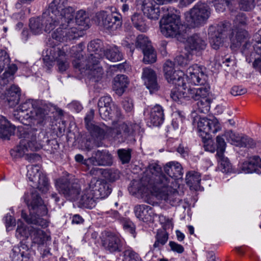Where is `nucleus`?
<instances>
[{"label": "nucleus", "instance_id": "1", "mask_svg": "<svg viewBox=\"0 0 261 261\" xmlns=\"http://www.w3.org/2000/svg\"><path fill=\"white\" fill-rule=\"evenodd\" d=\"M51 106L42 100L29 99L21 103L14 111V118L22 124H27L29 120L44 125L49 120Z\"/></svg>", "mask_w": 261, "mask_h": 261}, {"label": "nucleus", "instance_id": "2", "mask_svg": "<svg viewBox=\"0 0 261 261\" xmlns=\"http://www.w3.org/2000/svg\"><path fill=\"white\" fill-rule=\"evenodd\" d=\"M83 46V44L80 43L71 48L70 53L75 58L72 63L73 65L81 73H85L90 80L96 82L98 75V43L93 40L88 44V50L90 55L86 60L83 59V55L81 53Z\"/></svg>", "mask_w": 261, "mask_h": 261}, {"label": "nucleus", "instance_id": "3", "mask_svg": "<svg viewBox=\"0 0 261 261\" xmlns=\"http://www.w3.org/2000/svg\"><path fill=\"white\" fill-rule=\"evenodd\" d=\"M25 138L20 141L19 145L15 149L11 150L10 154L14 159L25 155L27 160L31 161L38 156L36 153H29V151H36L43 147L45 141H48L47 134L43 129L31 128L28 130Z\"/></svg>", "mask_w": 261, "mask_h": 261}, {"label": "nucleus", "instance_id": "4", "mask_svg": "<svg viewBox=\"0 0 261 261\" xmlns=\"http://www.w3.org/2000/svg\"><path fill=\"white\" fill-rule=\"evenodd\" d=\"M24 201L29 208L30 215L28 216L24 211H22L21 218L28 224L46 226V221L41 217L47 214V210L37 191H32L30 194H25Z\"/></svg>", "mask_w": 261, "mask_h": 261}, {"label": "nucleus", "instance_id": "5", "mask_svg": "<svg viewBox=\"0 0 261 261\" xmlns=\"http://www.w3.org/2000/svg\"><path fill=\"white\" fill-rule=\"evenodd\" d=\"M169 179L162 172L160 166L152 163L148 165L144 172L141 182L144 187L153 191L165 187L169 184Z\"/></svg>", "mask_w": 261, "mask_h": 261}, {"label": "nucleus", "instance_id": "6", "mask_svg": "<svg viewBox=\"0 0 261 261\" xmlns=\"http://www.w3.org/2000/svg\"><path fill=\"white\" fill-rule=\"evenodd\" d=\"M104 125L105 129L99 126V139L110 136L120 142H125L139 128L138 124L129 121L119 122L114 128Z\"/></svg>", "mask_w": 261, "mask_h": 261}, {"label": "nucleus", "instance_id": "7", "mask_svg": "<svg viewBox=\"0 0 261 261\" xmlns=\"http://www.w3.org/2000/svg\"><path fill=\"white\" fill-rule=\"evenodd\" d=\"M74 12L72 13V21L68 26L63 27L68 40L76 39L84 34L83 31L89 28V18L87 12L83 10L76 12L74 19Z\"/></svg>", "mask_w": 261, "mask_h": 261}, {"label": "nucleus", "instance_id": "8", "mask_svg": "<svg viewBox=\"0 0 261 261\" xmlns=\"http://www.w3.org/2000/svg\"><path fill=\"white\" fill-rule=\"evenodd\" d=\"M59 17V16L46 10L42 14L44 31L46 33H50L59 25V27L51 33V37L58 42L67 41L68 40L65 36L66 31L63 26L61 25V19Z\"/></svg>", "mask_w": 261, "mask_h": 261}, {"label": "nucleus", "instance_id": "9", "mask_svg": "<svg viewBox=\"0 0 261 261\" xmlns=\"http://www.w3.org/2000/svg\"><path fill=\"white\" fill-rule=\"evenodd\" d=\"M211 15V9L205 3L198 2L187 14L186 19L192 27H199L206 22Z\"/></svg>", "mask_w": 261, "mask_h": 261}, {"label": "nucleus", "instance_id": "10", "mask_svg": "<svg viewBox=\"0 0 261 261\" xmlns=\"http://www.w3.org/2000/svg\"><path fill=\"white\" fill-rule=\"evenodd\" d=\"M68 0H53L48 5L46 10L53 13L61 18V25L68 26L72 21V13L74 9L68 6Z\"/></svg>", "mask_w": 261, "mask_h": 261}, {"label": "nucleus", "instance_id": "11", "mask_svg": "<svg viewBox=\"0 0 261 261\" xmlns=\"http://www.w3.org/2000/svg\"><path fill=\"white\" fill-rule=\"evenodd\" d=\"M99 22L100 30L110 34L121 26L122 17L119 14L101 11L99 13Z\"/></svg>", "mask_w": 261, "mask_h": 261}, {"label": "nucleus", "instance_id": "12", "mask_svg": "<svg viewBox=\"0 0 261 261\" xmlns=\"http://www.w3.org/2000/svg\"><path fill=\"white\" fill-rule=\"evenodd\" d=\"M230 29L228 22H221L216 26H211L208 29L210 42L212 47L218 49L221 46L225 39L227 38L228 31Z\"/></svg>", "mask_w": 261, "mask_h": 261}, {"label": "nucleus", "instance_id": "13", "mask_svg": "<svg viewBox=\"0 0 261 261\" xmlns=\"http://www.w3.org/2000/svg\"><path fill=\"white\" fill-rule=\"evenodd\" d=\"M197 126L201 138H212L213 135L221 129L220 124L215 117L200 118L198 122Z\"/></svg>", "mask_w": 261, "mask_h": 261}, {"label": "nucleus", "instance_id": "14", "mask_svg": "<svg viewBox=\"0 0 261 261\" xmlns=\"http://www.w3.org/2000/svg\"><path fill=\"white\" fill-rule=\"evenodd\" d=\"M38 165L28 166L27 176L31 181L34 183V186L42 192H46L49 189V184L46 176L40 171Z\"/></svg>", "mask_w": 261, "mask_h": 261}, {"label": "nucleus", "instance_id": "15", "mask_svg": "<svg viewBox=\"0 0 261 261\" xmlns=\"http://www.w3.org/2000/svg\"><path fill=\"white\" fill-rule=\"evenodd\" d=\"M6 68V70L1 77L0 84L6 85L9 80H12V76L17 70V67L14 64H10V58L7 53L0 50V73Z\"/></svg>", "mask_w": 261, "mask_h": 261}, {"label": "nucleus", "instance_id": "16", "mask_svg": "<svg viewBox=\"0 0 261 261\" xmlns=\"http://www.w3.org/2000/svg\"><path fill=\"white\" fill-rule=\"evenodd\" d=\"M101 246L111 253L121 252L123 249V242L116 235L109 231L101 233Z\"/></svg>", "mask_w": 261, "mask_h": 261}, {"label": "nucleus", "instance_id": "17", "mask_svg": "<svg viewBox=\"0 0 261 261\" xmlns=\"http://www.w3.org/2000/svg\"><path fill=\"white\" fill-rule=\"evenodd\" d=\"M57 187L59 192L67 200L70 201L77 200L81 192V186L77 181L73 183L65 181L57 184Z\"/></svg>", "mask_w": 261, "mask_h": 261}, {"label": "nucleus", "instance_id": "18", "mask_svg": "<svg viewBox=\"0 0 261 261\" xmlns=\"http://www.w3.org/2000/svg\"><path fill=\"white\" fill-rule=\"evenodd\" d=\"M47 59L51 62L56 61L61 72L65 71L68 67L65 51L58 46H53L47 49L45 60Z\"/></svg>", "mask_w": 261, "mask_h": 261}, {"label": "nucleus", "instance_id": "19", "mask_svg": "<svg viewBox=\"0 0 261 261\" xmlns=\"http://www.w3.org/2000/svg\"><path fill=\"white\" fill-rule=\"evenodd\" d=\"M206 40L198 34H195L188 38L185 49L193 55L199 56L206 48Z\"/></svg>", "mask_w": 261, "mask_h": 261}, {"label": "nucleus", "instance_id": "20", "mask_svg": "<svg viewBox=\"0 0 261 261\" xmlns=\"http://www.w3.org/2000/svg\"><path fill=\"white\" fill-rule=\"evenodd\" d=\"M174 63L168 60L164 64V71L166 79L169 83L175 86H182L185 84L182 77L184 73L181 71H176L174 69Z\"/></svg>", "mask_w": 261, "mask_h": 261}, {"label": "nucleus", "instance_id": "21", "mask_svg": "<svg viewBox=\"0 0 261 261\" xmlns=\"http://www.w3.org/2000/svg\"><path fill=\"white\" fill-rule=\"evenodd\" d=\"M94 116V110H91L85 117L86 128L93 138L91 141H87L86 143V147L88 150H91L94 146L97 145L96 139L98 138V126L93 120Z\"/></svg>", "mask_w": 261, "mask_h": 261}, {"label": "nucleus", "instance_id": "22", "mask_svg": "<svg viewBox=\"0 0 261 261\" xmlns=\"http://www.w3.org/2000/svg\"><path fill=\"white\" fill-rule=\"evenodd\" d=\"M216 143L217 146V155L219 162L220 163L221 170L224 173L230 172L232 169L231 165L228 158L224 155L226 147V143L224 138L220 136H218L216 138Z\"/></svg>", "mask_w": 261, "mask_h": 261}, {"label": "nucleus", "instance_id": "23", "mask_svg": "<svg viewBox=\"0 0 261 261\" xmlns=\"http://www.w3.org/2000/svg\"><path fill=\"white\" fill-rule=\"evenodd\" d=\"M224 136L228 142L237 146L249 148L254 145V142L252 139L247 136L240 137L231 130L225 132Z\"/></svg>", "mask_w": 261, "mask_h": 261}, {"label": "nucleus", "instance_id": "24", "mask_svg": "<svg viewBox=\"0 0 261 261\" xmlns=\"http://www.w3.org/2000/svg\"><path fill=\"white\" fill-rule=\"evenodd\" d=\"M168 184L165 187H162L159 190L156 189V191H153L156 193V197L158 198L173 205L175 203L179 202L180 200L177 198L178 196V192L175 189L168 187Z\"/></svg>", "mask_w": 261, "mask_h": 261}, {"label": "nucleus", "instance_id": "25", "mask_svg": "<svg viewBox=\"0 0 261 261\" xmlns=\"http://www.w3.org/2000/svg\"><path fill=\"white\" fill-rule=\"evenodd\" d=\"M163 11H167V13L163 14L162 18L160 20V24H166L173 25L175 24L176 27L184 28L181 24L180 19V16L177 11L174 9L169 10L168 7L164 6L161 8Z\"/></svg>", "mask_w": 261, "mask_h": 261}, {"label": "nucleus", "instance_id": "26", "mask_svg": "<svg viewBox=\"0 0 261 261\" xmlns=\"http://www.w3.org/2000/svg\"><path fill=\"white\" fill-rule=\"evenodd\" d=\"M210 86L207 83L197 85V87L188 88V99L199 100L210 94Z\"/></svg>", "mask_w": 261, "mask_h": 261}, {"label": "nucleus", "instance_id": "27", "mask_svg": "<svg viewBox=\"0 0 261 261\" xmlns=\"http://www.w3.org/2000/svg\"><path fill=\"white\" fill-rule=\"evenodd\" d=\"M30 252L28 246L21 242L13 247L11 257L13 261H27L30 257Z\"/></svg>", "mask_w": 261, "mask_h": 261}, {"label": "nucleus", "instance_id": "28", "mask_svg": "<svg viewBox=\"0 0 261 261\" xmlns=\"http://www.w3.org/2000/svg\"><path fill=\"white\" fill-rule=\"evenodd\" d=\"M142 78L151 93L158 89L156 75L153 70L149 68H144Z\"/></svg>", "mask_w": 261, "mask_h": 261}, {"label": "nucleus", "instance_id": "29", "mask_svg": "<svg viewBox=\"0 0 261 261\" xmlns=\"http://www.w3.org/2000/svg\"><path fill=\"white\" fill-rule=\"evenodd\" d=\"M142 10L148 18L158 19L160 16V7L153 0H144Z\"/></svg>", "mask_w": 261, "mask_h": 261}, {"label": "nucleus", "instance_id": "30", "mask_svg": "<svg viewBox=\"0 0 261 261\" xmlns=\"http://www.w3.org/2000/svg\"><path fill=\"white\" fill-rule=\"evenodd\" d=\"M129 81L124 74H117L113 81V89L118 96H121L128 87Z\"/></svg>", "mask_w": 261, "mask_h": 261}, {"label": "nucleus", "instance_id": "31", "mask_svg": "<svg viewBox=\"0 0 261 261\" xmlns=\"http://www.w3.org/2000/svg\"><path fill=\"white\" fill-rule=\"evenodd\" d=\"M99 109V114L102 119L108 120L111 119L113 117L120 118L122 117L121 111L120 108L115 103H112L109 107H101Z\"/></svg>", "mask_w": 261, "mask_h": 261}, {"label": "nucleus", "instance_id": "32", "mask_svg": "<svg viewBox=\"0 0 261 261\" xmlns=\"http://www.w3.org/2000/svg\"><path fill=\"white\" fill-rule=\"evenodd\" d=\"M134 211L136 217L143 221H150L153 218L154 213L150 206L137 205L134 207Z\"/></svg>", "mask_w": 261, "mask_h": 261}, {"label": "nucleus", "instance_id": "33", "mask_svg": "<svg viewBox=\"0 0 261 261\" xmlns=\"http://www.w3.org/2000/svg\"><path fill=\"white\" fill-rule=\"evenodd\" d=\"M248 37V32L242 28L233 29L229 36L232 46L234 47H239L242 42L247 40Z\"/></svg>", "mask_w": 261, "mask_h": 261}, {"label": "nucleus", "instance_id": "34", "mask_svg": "<svg viewBox=\"0 0 261 261\" xmlns=\"http://www.w3.org/2000/svg\"><path fill=\"white\" fill-rule=\"evenodd\" d=\"M258 168H261V159L258 156H253L248 161L244 162L240 167L241 171L245 173L257 172Z\"/></svg>", "mask_w": 261, "mask_h": 261}, {"label": "nucleus", "instance_id": "35", "mask_svg": "<svg viewBox=\"0 0 261 261\" xmlns=\"http://www.w3.org/2000/svg\"><path fill=\"white\" fill-rule=\"evenodd\" d=\"M15 127L4 116H0V137L9 139L14 134Z\"/></svg>", "mask_w": 261, "mask_h": 261}, {"label": "nucleus", "instance_id": "36", "mask_svg": "<svg viewBox=\"0 0 261 261\" xmlns=\"http://www.w3.org/2000/svg\"><path fill=\"white\" fill-rule=\"evenodd\" d=\"M164 171L169 177L174 178H180L183 174L181 165L176 162H170L166 164Z\"/></svg>", "mask_w": 261, "mask_h": 261}, {"label": "nucleus", "instance_id": "37", "mask_svg": "<svg viewBox=\"0 0 261 261\" xmlns=\"http://www.w3.org/2000/svg\"><path fill=\"white\" fill-rule=\"evenodd\" d=\"M99 52V57L105 56L107 59L113 62L120 61L123 58L122 54L116 46L108 49L100 48Z\"/></svg>", "mask_w": 261, "mask_h": 261}, {"label": "nucleus", "instance_id": "38", "mask_svg": "<svg viewBox=\"0 0 261 261\" xmlns=\"http://www.w3.org/2000/svg\"><path fill=\"white\" fill-rule=\"evenodd\" d=\"M201 176L198 172L191 171L186 174V182L191 190L198 191L201 189Z\"/></svg>", "mask_w": 261, "mask_h": 261}, {"label": "nucleus", "instance_id": "39", "mask_svg": "<svg viewBox=\"0 0 261 261\" xmlns=\"http://www.w3.org/2000/svg\"><path fill=\"white\" fill-rule=\"evenodd\" d=\"M6 100L10 107H13L18 103L20 99V90L18 87L13 85L6 93Z\"/></svg>", "mask_w": 261, "mask_h": 261}, {"label": "nucleus", "instance_id": "40", "mask_svg": "<svg viewBox=\"0 0 261 261\" xmlns=\"http://www.w3.org/2000/svg\"><path fill=\"white\" fill-rule=\"evenodd\" d=\"M150 121L153 125H161L164 120V110L159 105H156L151 109Z\"/></svg>", "mask_w": 261, "mask_h": 261}, {"label": "nucleus", "instance_id": "41", "mask_svg": "<svg viewBox=\"0 0 261 261\" xmlns=\"http://www.w3.org/2000/svg\"><path fill=\"white\" fill-rule=\"evenodd\" d=\"M30 236L33 242L38 244H43L50 239V237L47 236L41 229L34 227H31Z\"/></svg>", "mask_w": 261, "mask_h": 261}, {"label": "nucleus", "instance_id": "42", "mask_svg": "<svg viewBox=\"0 0 261 261\" xmlns=\"http://www.w3.org/2000/svg\"><path fill=\"white\" fill-rule=\"evenodd\" d=\"M160 29L162 33L166 37H174L181 34L183 28L176 27L175 24L170 25L167 24H160Z\"/></svg>", "mask_w": 261, "mask_h": 261}, {"label": "nucleus", "instance_id": "43", "mask_svg": "<svg viewBox=\"0 0 261 261\" xmlns=\"http://www.w3.org/2000/svg\"><path fill=\"white\" fill-rule=\"evenodd\" d=\"M96 199L94 197V193L87 191L86 193L81 196L79 204L84 207L91 209L96 205Z\"/></svg>", "mask_w": 261, "mask_h": 261}, {"label": "nucleus", "instance_id": "44", "mask_svg": "<svg viewBox=\"0 0 261 261\" xmlns=\"http://www.w3.org/2000/svg\"><path fill=\"white\" fill-rule=\"evenodd\" d=\"M186 83L182 86H177L178 87L171 91L170 97L175 101H178L182 98L188 99V88L185 87Z\"/></svg>", "mask_w": 261, "mask_h": 261}, {"label": "nucleus", "instance_id": "45", "mask_svg": "<svg viewBox=\"0 0 261 261\" xmlns=\"http://www.w3.org/2000/svg\"><path fill=\"white\" fill-rule=\"evenodd\" d=\"M42 15L37 18H32L30 20V28L32 32L35 34H39L44 30Z\"/></svg>", "mask_w": 261, "mask_h": 261}, {"label": "nucleus", "instance_id": "46", "mask_svg": "<svg viewBox=\"0 0 261 261\" xmlns=\"http://www.w3.org/2000/svg\"><path fill=\"white\" fill-rule=\"evenodd\" d=\"M132 21L138 30L145 32L147 30V25L141 14L135 13L131 17Z\"/></svg>", "mask_w": 261, "mask_h": 261}, {"label": "nucleus", "instance_id": "47", "mask_svg": "<svg viewBox=\"0 0 261 261\" xmlns=\"http://www.w3.org/2000/svg\"><path fill=\"white\" fill-rule=\"evenodd\" d=\"M135 46L137 49H140L142 51L152 47V45L148 37L141 34L138 35L137 37Z\"/></svg>", "mask_w": 261, "mask_h": 261}, {"label": "nucleus", "instance_id": "48", "mask_svg": "<svg viewBox=\"0 0 261 261\" xmlns=\"http://www.w3.org/2000/svg\"><path fill=\"white\" fill-rule=\"evenodd\" d=\"M31 227H27V226L21 222L18 223L17 228L16 231V236L20 240H23L28 238L31 234Z\"/></svg>", "mask_w": 261, "mask_h": 261}, {"label": "nucleus", "instance_id": "49", "mask_svg": "<svg viewBox=\"0 0 261 261\" xmlns=\"http://www.w3.org/2000/svg\"><path fill=\"white\" fill-rule=\"evenodd\" d=\"M103 177L109 181H114L119 177V171L113 169H99Z\"/></svg>", "mask_w": 261, "mask_h": 261}, {"label": "nucleus", "instance_id": "50", "mask_svg": "<svg viewBox=\"0 0 261 261\" xmlns=\"http://www.w3.org/2000/svg\"><path fill=\"white\" fill-rule=\"evenodd\" d=\"M156 241L153 244L154 248H161L168 241V233L165 230H158L155 236Z\"/></svg>", "mask_w": 261, "mask_h": 261}, {"label": "nucleus", "instance_id": "51", "mask_svg": "<svg viewBox=\"0 0 261 261\" xmlns=\"http://www.w3.org/2000/svg\"><path fill=\"white\" fill-rule=\"evenodd\" d=\"M113 164V157L109 151L99 150V166L111 165Z\"/></svg>", "mask_w": 261, "mask_h": 261}, {"label": "nucleus", "instance_id": "52", "mask_svg": "<svg viewBox=\"0 0 261 261\" xmlns=\"http://www.w3.org/2000/svg\"><path fill=\"white\" fill-rule=\"evenodd\" d=\"M43 147L44 149L50 154H57L59 153V144L55 139L45 141Z\"/></svg>", "mask_w": 261, "mask_h": 261}, {"label": "nucleus", "instance_id": "53", "mask_svg": "<svg viewBox=\"0 0 261 261\" xmlns=\"http://www.w3.org/2000/svg\"><path fill=\"white\" fill-rule=\"evenodd\" d=\"M212 99L208 96L198 100L197 106L199 111L202 113H207L210 109Z\"/></svg>", "mask_w": 261, "mask_h": 261}, {"label": "nucleus", "instance_id": "54", "mask_svg": "<svg viewBox=\"0 0 261 261\" xmlns=\"http://www.w3.org/2000/svg\"><path fill=\"white\" fill-rule=\"evenodd\" d=\"M186 76L189 82L193 83L196 86L207 83L203 78L204 73L202 71L200 72L199 74H193L192 75L190 74Z\"/></svg>", "mask_w": 261, "mask_h": 261}, {"label": "nucleus", "instance_id": "55", "mask_svg": "<svg viewBox=\"0 0 261 261\" xmlns=\"http://www.w3.org/2000/svg\"><path fill=\"white\" fill-rule=\"evenodd\" d=\"M142 53L144 55L143 61L145 63H153L156 61V53L152 46L142 51Z\"/></svg>", "mask_w": 261, "mask_h": 261}, {"label": "nucleus", "instance_id": "56", "mask_svg": "<svg viewBox=\"0 0 261 261\" xmlns=\"http://www.w3.org/2000/svg\"><path fill=\"white\" fill-rule=\"evenodd\" d=\"M256 6L255 0H239V9L243 11H252Z\"/></svg>", "mask_w": 261, "mask_h": 261}, {"label": "nucleus", "instance_id": "57", "mask_svg": "<svg viewBox=\"0 0 261 261\" xmlns=\"http://www.w3.org/2000/svg\"><path fill=\"white\" fill-rule=\"evenodd\" d=\"M124 258L128 259V261H140L141 258L139 254L133 250L130 247L127 246L124 248L123 252Z\"/></svg>", "mask_w": 261, "mask_h": 261}, {"label": "nucleus", "instance_id": "58", "mask_svg": "<svg viewBox=\"0 0 261 261\" xmlns=\"http://www.w3.org/2000/svg\"><path fill=\"white\" fill-rule=\"evenodd\" d=\"M110 185L107 182L101 181L99 184V198L103 199L108 196L111 193Z\"/></svg>", "mask_w": 261, "mask_h": 261}, {"label": "nucleus", "instance_id": "59", "mask_svg": "<svg viewBox=\"0 0 261 261\" xmlns=\"http://www.w3.org/2000/svg\"><path fill=\"white\" fill-rule=\"evenodd\" d=\"M131 152L130 149H119L117 150L118 155L122 164L129 162L131 159Z\"/></svg>", "mask_w": 261, "mask_h": 261}, {"label": "nucleus", "instance_id": "60", "mask_svg": "<svg viewBox=\"0 0 261 261\" xmlns=\"http://www.w3.org/2000/svg\"><path fill=\"white\" fill-rule=\"evenodd\" d=\"M193 55L186 51L185 56L180 55L175 59V62L181 66H185L188 65L189 62L192 60Z\"/></svg>", "mask_w": 261, "mask_h": 261}, {"label": "nucleus", "instance_id": "61", "mask_svg": "<svg viewBox=\"0 0 261 261\" xmlns=\"http://www.w3.org/2000/svg\"><path fill=\"white\" fill-rule=\"evenodd\" d=\"M247 18L243 13L238 14L234 20L233 29H240V27L247 25Z\"/></svg>", "mask_w": 261, "mask_h": 261}, {"label": "nucleus", "instance_id": "62", "mask_svg": "<svg viewBox=\"0 0 261 261\" xmlns=\"http://www.w3.org/2000/svg\"><path fill=\"white\" fill-rule=\"evenodd\" d=\"M184 117L181 115L180 112H178L175 114L174 118L172 120V125L174 129H177L181 126Z\"/></svg>", "mask_w": 261, "mask_h": 261}, {"label": "nucleus", "instance_id": "63", "mask_svg": "<svg viewBox=\"0 0 261 261\" xmlns=\"http://www.w3.org/2000/svg\"><path fill=\"white\" fill-rule=\"evenodd\" d=\"M210 138H202L203 143V147L206 151L214 152L215 150V146L214 145L213 141Z\"/></svg>", "mask_w": 261, "mask_h": 261}, {"label": "nucleus", "instance_id": "64", "mask_svg": "<svg viewBox=\"0 0 261 261\" xmlns=\"http://www.w3.org/2000/svg\"><path fill=\"white\" fill-rule=\"evenodd\" d=\"M83 164L86 165L88 167H89L90 166L96 165L98 164V160L97 159V152H93L91 157L89 158L87 160H84V162H83Z\"/></svg>", "mask_w": 261, "mask_h": 261}]
</instances>
